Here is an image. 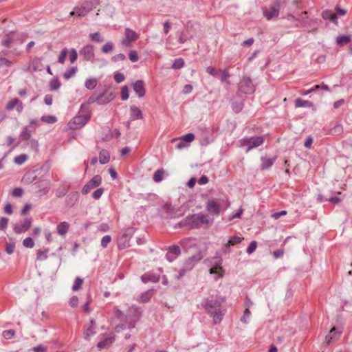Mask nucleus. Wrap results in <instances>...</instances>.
<instances>
[{
    "label": "nucleus",
    "instance_id": "393cba45",
    "mask_svg": "<svg viewBox=\"0 0 352 352\" xmlns=\"http://www.w3.org/2000/svg\"><path fill=\"white\" fill-rule=\"evenodd\" d=\"M142 281L144 283L148 282L157 283L160 280V276L154 274L146 273L141 276Z\"/></svg>",
    "mask_w": 352,
    "mask_h": 352
},
{
    "label": "nucleus",
    "instance_id": "7c9ffc66",
    "mask_svg": "<svg viewBox=\"0 0 352 352\" xmlns=\"http://www.w3.org/2000/svg\"><path fill=\"white\" fill-rule=\"evenodd\" d=\"M95 322L94 320H90L89 326L85 329L84 334L86 340H89L90 337L95 333Z\"/></svg>",
    "mask_w": 352,
    "mask_h": 352
},
{
    "label": "nucleus",
    "instance_id": "39448f33",
    "mask_svg": "<svg viewBox=\"0 0 352 352\" xmlns=\"http://www.w3.org/2000/svg\"><path fill=\"white\" fill-rule=\"evenodd\" d=\"M239 142L241 146H248L247 151H249L261 145L264 142V138L262 136L246 138L241 139Z\"/></svg>",
    "mask_w": 352,
    "mask_h": 352
},
{
    "label": "nucleus",
    "instance_id": "774afa93",
    "mask_svg": "<svg viewBox=\"0 0 352 352\" xmlns=\"http://www.w3.org/2000/svg\"><path fill=\"white\" fill-rule=\"evenodd\" d=\"M125 59H126V56L123 54H118L111 58V60L113 62L123 61Z\"/></svg>",
    "mask_w": 352,
    "mask_h": 352
},
{
    "label": "nucleus",
    "instance_id": "79ce46f5",
    "mask_svg": "<svg viewBox=\"0 0 352 352\" xmlns=\"http://www.w3.org/2000/svg\"><path fill=\"white\" fill-rule=\"evenodd\" d=\"M78 69L76 67H72L67 70L65 71V72L63 74V77L65 79H69L72 78L77 72Z\"/></svg>",
    "mask_w": 352,
    "mask_h": 352
},
{
    "label": "nucleus",
    "instance_id": "680f3d73",
    "mask_svg": "<svg viewBox=\"0 0 352 352\" xmlns=\"http://www.w3.org/2000/svg\"><path fill=\"white\" fill-rule=\"evenodd\" d=\"M257 247V243L255 241H253L250 243L249 246L247 248V252L250 254L254 252Z\"/></svg>",
    "mask_w": 352,
    "mask_h": 352
},
{
    "label": "nucleus",
    "instance_id": "aec40b11",
    "mask_svg": "<svg viewBox=\"0 0 352 352\" xmlns=\"http://www.w3.org/2000/svg\"><path fill=\"white\" fill-rule=\"evenodd\" d=\"M88 13V11L82 5H80V6L75 7L74 10L69 13V16L83 17L85 16Z\"/></svg>",
    "mask_w": 352,
    "mask_h": 352
},
{
    "label": "nucleus",
    "instance_id": "f3484780",
    "mask_svg": "<svg viewBox=\"0 0 352 352\" xmlns=\"http://www.w3.org/2000/svg\"><path fill=\"white\" fill-rule=\"evenodd\" d=\"M181 254L180 248L178 245H170L168 248V252L166 254V258L168 261L171 262L175 259V258Z\"/></svg>",
    "mask_w": 352,
    "mask_h": 352
},
{
    "label": "nucleus",
    "instance_id": "2eb2a0df",
    "mask_svg": "<svg viewBox=\"0 0 352 352\" xmlns=\"http://www.w3.org/2000/svg\"><path fill=\"white\" fill-rule=\"evenodd\" d=\"M206 208L207 212L213 216L214 215L218 216L221 212L220 204L217 201H216L214 199L209 200L207 202Z\"/></svg>",
    "mask_w": 352,
    "mask_h": 352
},
{
    "label": "nucleus",
    "instance_id": "8fccbe9b",
    "mask_svg": "<svg viewBox=\"0 0 352 352\" xmlns=\"http://www.w3.org/2000/svg\"><path fill=\"white\" fill-rule=\"evenodd\" d=\"M83 280L79 277H77L74 281V284L73 285L72 289L74 291L79 290L82 285Z\"/></svg>",
    "mask_w": 352,
    "mask_h": 352
},
{
    "label": "nucleus",
    "instance_id": "9b49d317",
    "mask_svg": "<svg viewBox=\"0 0 352 352\" xmlns=\"http://www.w3.org/2000/svg\"><path fill=\"white\" fill-rule=\"evenodd\" d=\"M239 90L246 94L254 91V87L251 79L248 77H243L239 82Z\"/></svg>",
    "mask_w": 352,
    "mask_h": 352
},
{
    "label": "nucleus",
    "instance_id": "bf43d9fd",
    "mask_svg": "<svg viewBox=\"0 0 352 352\" xmlns=\"http://www.w3.org/2000/svg\"><path fill=\"white\" fill-rule=\"evenodd\" d=\"M129 58L132 62H137L139 59L138 52L135 50H131L129 54Z\"/></svg>",
    "mask_w": 352,
    "mask_h": 352
},
{
    "label": "nucleus",
    "instance_id": "69168bd1",
    "mask_svg": "<svg viewBox=\"0 0 352 352\" xmlns=\"http://www.w3.org/2000/svg\"><path fill=\"white\" fill-rule=\"evenodd\" d=\"M8 219L6 217H1L0 219V230H5L8 224Z\"/></svg>",
    "mask_w": 352,
    "mask_h": 352
},
{
    "label": "nucleus",
    "instance_id": "c03bdc74",
    "mask_svg": "<svg viewBox=\"0 0 352 352\" xmlns=\"http://www.w3.org/2000/svg\"><path fill=\"white\" fill-rule=\"evenodd\" d=\"M113 47H114V46H113V43L107 42L102 46L101 50H102V52H103L104 54H107V53L112 52L113 50Z\"/></svg>",
    "mask_w": 352,
    "mask_h": 352
},
{
    "label": "nucleus",
    "instance_id": "423d86ee",
    "mask_svg": "<svg viewBox=\"0 0 352 352\" xmlns=\"http://www.w3.org/2000/svg\"><path fill=\"white\" fill-rule=\"evenodd\" d=\"M133 235L132 228L127 229L121 236L118 239V246L120 250L125 249L130 245V239Z\"/></svg>",
    "mask_w": 352,
    "mask_h": 352
},
{
    "label": "nucleus",
    "instance_id": "f704fd0d",
    "mask_svg": "<svg viewBox=\"0 0 352 352\" xmlns=\"http://www.w3.org/2000/svg\"><path fill=\"white\" fill-rule=\"evenodd\" d=\"M351 38L350 36L342 35L336 38V43L338 45L342 46L349 43L351 41Z\"/></svg>",
    "mask_w": 352,
    "mask_h": 352
},
{
    "label": "nucleus",
    "instance_id": "1a4fd4ad",
    "mask_svg": "<svg viewBox=\"0 0 352 352\" xmlns=\"http://www.w3.org/2000/svg\"><path fill=\"white\" fill-rule=\"evenodd\" d=\"M280 10V0H276V5L270 7L269 8H264L263 12L264 16L267 20H271L274 18H276L279 15Z\"/></svg>",
    "mask_w": 352,
    "mask_h": 352
},
{
    "label": "nucleus",
    "instance_id": "0e129e2a",
    "mask_svg": "<svg viewBox=\"0 0 352 352\" xmlns=\"http://www.w3.org/2000/svg\"><path fill=\"white\" fill-rule=\"evenodd\" d=\"M23 194V190L21 188H15L12 192V195L15 197H21Z\"/></svg>",
    "mask_w": 352,
    "mask_h": 352
},
{
    "label": "nucleus",
    "instance_id": "bb28decb",
    "mask_svg": "<svg viewBox=\"0 0 352 352\" xmlns=\"http://www.w3.org/2000/svg\"><path fill=\"white\" fill-rule=\"evenodd\" d=\"M322 16L325 20H330L334 23H337V16L336 14L333 13L331 10H326L322 12Z\"/></svg>",
    "mask_w": 352,
    "mask_h": 352
},
{
    "label": "nucleus",
    "instance_id": "5fc2aeb1",
    "mask_svg": "<svg viewBox=\"0 0 352 352\" xmlns=\"http://www.w3.org/2000/svg\"><path fill=\"white\" fill-rule=\"evenodd\" d=\"M28 159V156L25 154L19 155L14 157V162L18 164H23Z\"/></svg>",
    "mask_w": 352,
    "mask_h": 352
},
{
    "label": "nucleus",
    "instance_id": "4d7b16f0",
    "mask_svg": "<svg viewBox=\"0 0 352 352\" xmlns=\"http://www.w3.org/2000/svg\"><path fill=\"white\" fill-rule=\"evenodd\" d=\"M69 58L72 63H74L78 58V54L75 49H72L69 51Z\"/></svg>",
    "mask_w": 352,
    "mask_h": 352
},
{
    "label": "nucleus",
    "instance_id": "37998d69",
    "mask_svg": "<svg viewBox=\"0 0 352 352\" xmlns=\"http://www.w3.org/2000/svg\"><path fill=\"white\" fill-rule=\"evenodd\" d=\"M184 66V61L182 58H179L175 60L172 68L174 69H179Z\"/></svg>",
    "mask_w": 352,
    "mask_h": 352
},
{
    "label": "nucleus",
    "instance_id": "f03ea898",
    "mask_svg": "<svg viewBox=\"0 0 352 352\" xmlns=\"http://www.w3.org/2000/svg\"><path fill=\"white\" fill-rule=\"evenodd\" d=\"M214 219L208 214L201 212L188 215L182 221V224L190 229H199L201 228H208L213 223Z\"/></svg>",
    "mask_w": 352,
    "mask_h": 352
},
{
    "label": "nucleus",
    "instance_id": "c85d7f7f",
    "mask_svg": "<svg viewBox=\"0 0 352 352\" xmlns=\"http://www.w3.org/2000/svg\"><path fill=\"white\" fill-rule=\"evenodd\" d=\"M125 37L131 42H135L139 38V34L131 29L126 28L124 31Z\"/></svg>",
    "mask_w": 352,
    "mask_h": 352
},
{
    "label": "nucleus",
    "instance_id": "412c9836",
    "mask_svg": "<svg viewBox=\"0 0 352 352\" xmlns=\"http://www.w3.org/2000/svg\"><path fill=\"white\" fill-rule=\"evenodd\" d=\"M36 185V188H40L36 192H38L40 195H46L50 189V183L46 181L40 182L38 184H35Z\"/></svg>",
    "mask_w": 352,
    "mask_h": 352
},
{
    "label": "nucleus",
    "instance_id": "6e6d98bb",
    "mask_svg": "<svg viewBox=\"0 0 352 352\" xmlns=\"http://www.w3.org/2000/svg\"><path fill=\"white\" fill-rule=\"evenodd\" d=\"M111 241V237L109 235H105L101 239V245L102 248H105L108 246V245Z\"/></svg>",
    "mask_w": 352,
    "mask_h": 352
},
{
    "label": "nucleus",
    "instance_id": "49530a36",
    "mask_svg": "<svg viewBox=\"0 0 352 352\" xmlns=\"http://www.w3.org/2000/svg\"><path fill=\"white\" fill-rule=\"evenodd\" d=\"M60 85L61 83L59 80L58 78H54L50 82V90H56L60 87Z\"/></svg>",
    "mask_w": 352,
    "mask_h": 352
},
{
    "label": "nucleus",
    "instance_id": "b1692460",
    "mask_svg": "<svg viewBox=\"0 0 352 352\" xmlns=\"http://www.w3.org/2000/svg\"><path fill=\"white\" fill-rule=\"evenodd\" d=\"M154 294V290L153 289H148L146 292H144V293H142L139 298H138V301L140 302H142V303H146V302H148L151 299V298L153 297Z\"/></svg>",
    "mask_w": 352,
    "mask_h": 352
},
{
    "label": "nucleus",
    "instance_id": "ea45409f",
    "mask_svg": "<svg viewBox=\"0 0 352 352\" xmlns=\"http://www.w3.org/2000/svg\"><path fill=\"white\" fill-rule=\"evenodd\" d=\"M95 3H98V0H87L81 5L89 12L94 7Z\"/></svg>",
    "mask_w": 352,
    "mask_h": 352
},
{
    "label": "nucleus",
    "instance_id": "f257e3e1",
    "mask_svg": "<svg viewBox=\"0 0 352 352\" xmlns=\"http://www.w3.org/2000/svg\"><path fill=\"white\" fill-rule=\"evenodd\" d=\"M226 302V297L211 295L206 298L201 303V307L212 318L214 324H219L226 314V309L223 304Z\"/></svg>",
    "mask_w": 352,
    "mask_h": 352
},
{
    "label": "nucleus",
    "instance_id": "e2e57ef3",
    "mask_svg": "<svg viewBox=\"0 0 352 352\" xmlns=\"http://www.w3.org/2000/svg\"><path fill=\"white\" fill-rule=\"evenodd\" d=\"M15 335L14 330H6L3 332V336L6 339H10Z\"/></svg>",
    "mask_w": 352,
    "mask_h": 352
},
{
    "label": "nucleus",
    "instance_id": "a19ab883",
    "mask_svg": "<svg viewBox=\"0 0 352 352\" xmlns=\"http://www.w3.org/2000/svg\"><path fill=\"white\" fill-rule=\"evenodd\" d=\"M223 270L220 265H215L210 269V274H216L218 277H222L223 276Z\"/></svg>",
    "mask_w": 352,
    "mask_h": 352
},
{
    "label": "nucleus",
    "instance_id": "603ef678",
    "mask_svg": "<svg viewBox=\"0 0 352 352\" xmlns=\"http://www.w3.org/2000/svg\"><path fill=\"white\" fill-rule=\"evenodd\" d=\"M23 245L28 248H32L34 246V242L31 237H27L23 241Z\"/></svg>",
    "mask_w": 352,
    "mask_h": 352
},
{
    "label": "nucleus",
    "instance_id": "0eeeda50",
    "mask_svg": "<svg viewBox=\"0 0 352 352\" xmlns=\"http://www.w3.org/2000/svg\"><path fill=\"white\" fill-rule=\"evenodd\" d=\"M89 117L80 115L73 118L69 122L68 126L72 130L79 129L82 127L88 121Z\"/></svg>",
    "mask_w": 352,
    "mask_h": 352
},
{
    "label": "nucleus",
    "instance_id": "473e14b6",
    "mask_svg": "<svg viewBox=\"0 0 352 352\" xmlns=\"http://www.w3.org/2000/svg\"><path fill=\"white\" fill-rule=\"evenodd\" d=\"M114 341L113 337H109L104 340L99 342L97 344L98 348L100 350L102 349L109 347Z\"/></svg>",
    "mask_w": 352,
    "mask_h": 352
},
{
    "label": "nucleus",
    "instance_id": "6ab92c4d",
    "mask_svg": "<svg viewBox=\"0 0 352 352\" xmlns=\"http://www.w3.org/2000/svg\"><path fill=\"white\" fill-rule=\"evenodd\" d=\"M276 160V157L272 158L262 157L261 159V170H264L270 168L274 163Z\"/></svg>",
    "mask_w": 352,
    "mask_h": 352
},
{
    "label": "nucleus",
    "instance_id": "4be33fe9",
    "mask_svg": "<svg viewBox=\"0 0 352 352\" xmlns=\"http://www.w3.org/2000/svg\"><path fill=\"white\" fill-rule=\"evenodd\" d=\"M14 32H10L6 34L1 41V44L6 47H10L14 39Z\"/></svg>",
    "mask_w": 352,
    "mask_h": 352
},
{
    "label": "nucleus",
    "instance_id": "3c124183",
    "mask_svg": "<svg viewBox=\"0 0 352 352\" xmlns=\"http://www.w3.org/2000/svg\"><path fill=\"white\" fill-rule=\"evenodd\" d=\"M120 95L121 99L122 100H126L129 98V94L127 86H124L122 87Z\"/></svg>",
    "mask_w": 352,
    "mask_h": 352
},
{
    "label": "nucleus",
    "instance_id": "9d476101",
    "mask_svg": "<svg viewBox=\"0 0 352 352\" xmlns=\"http://www.w3.org/2000/svg\"><path fill=\"white\" fill-rule=\"evenodd\" d=\"M102 183V177L97 175L92 177V179L84 186V187L82 189V193L83 195L88 194L91 190L93 188H97Z\"/></svg>",
    "mask_w": 352,
    "mask_h": 352
},
{
    "label": "nucleus",
    "instance_id": "6e6552de",
    "mask_svg": "<svg viewBox=\"0 0 352 352\" xmlns=\"http://www.w3.org/2000/svg\"><path fill=\"white\" fill-rule=\"evenodd\" d=\"M142 316V311L135 306L129 307L127 312L128 320H130L129 327L133 328L135 323L140 320Z\"/></svg>",
    "mask_w": 352,
    "mask_h": 352
},
{
    "label": "nucleus",
    "instance_id": "a211bd4d",
    "mask_svg": "<svg viewBox=\"0 0 352 352\" xmlns=\"http://www.w3.org/2000/svg\"><path fill=\"white\" fill-rule=\"evenodd\" d=\"M133 89L138 97L142 98L145 96V84L143 80H138L133 84Z\"/></svg>",
    "mask_w": 352,
    "mask_h": 352
},
{
    "label": "nucleus",
    "instance_id": "cd10ccee",
    "mask_svg": "<svg viewBox=\"0 0 352 352\" xmlns=\"http://www.w3.org/2000/svg\"><path fill=\"white\" fill-rule=\"evenodd\" d=\"M69 229V224L66 221L60 223L56 228L57 232L61 236H64Z\"/></svg>",
    "mask_w": 352,
    "mask_h": 352
},
{
    "label": "nucleus",
    "instance_id": "de8ad7c7",
    "mask_svg": "<svg viewBox=\"0 0 352 352\" xmlns=\"http://www.w3.org/2000/svg\"><path fill=\"white\" fill-rule=\"evenodd\" d=\"M89 38L91 41L96 43H101L102 41V38L99 32L91 33L89 34Z\"/></svg>",
    "mask_w": 352,
    "mask_h": 352
},
{
    "label": "nucleus",
    "instance_id": "5701e85b",
    "mask_svg": "<svg viewBox=\"0 0 352 352\" xmlns=\"http://www.w3.org/2000/svg\"><path fill=\"white\" fill-rule=\"evenodd\" d=\"M131 118L133 120H141L143 118V114L141 109L135 106H131L130 108Z\"/></svg>",
    "mask_w": 352,
    "mask_h": 352
},
{
    "label": "nucleus",
    "instance_id": "09e8293b",
    "mask_svg": "<svg viewBox=\"0 0 352 352\" xmlns=\"http://www.w3.org/2000/svg\"><path fill=\"white\" fill-rule=\"evenodd\" d=\"M41 120L44 122L50 124L54 123L57 120L56 118L54 116H43L41 117Z\"/></svg>",
    "mask_w": 352,
    "mask_h": 352
},
{
    "label": "nucleus",
    "instance_id": "338daca9",
    "mask_svg": "<svg viewBox=\"0 0 352 352\" xmlns=\"http://www.w3.org/2000/svg\"><path fill=\"white\" fill-rule=\"evenodd\" d=\"M12 65V62L6 58H0V65L1 66H5V67H10Z\"/></svg>",
    "mask_w": 352,
    "mask_h": 352
},
{
    "label": "nucleus",
    "instance_id": "c756f323",
    "mask_svg": "<svg viewBox=\"0 0 352 352\" xmlns=\"http://www.w3.org/2000/svg\"><path fill=\"white\" fill-rule=\"evenodd\" d=\"M295 107L297 108H299V107L311 108V107H314V103L311 101L305 100H302V98H298L296 99V100H295Z\"/></svg>",
    "mask_w": 352,
    "mask_h": 352
},
{
    "label": "nucleus",
    "instance_id": "2f4dec72",
    "mask_svg": "<svg viewBox=\"0 0 352 352\" xmlns=\"http://www.w3.org/2000/svg\"><path fill=\"white\" fill-rule=\"evenodd\" d=\"M110 160V154L108 151L102 149L99 154V161L102 164L108 163Z\"/></svg>",
    "mask_w": 352,
    "mask_h": 352
},
{
    "label": "nucleus",
    "instance_id": "c9c22d12",
    "mask_svg": "<svg viewBox=\"0 0 352 352\" xmlns=\"http://www.w3.org/2000/svg\"><path fill=\"white\" fill-rule=\"evenodd\" d=\"M98 85V80L96 78H91L85 81V86L89 90H93Z\"/></svg>",
    "mask_w": 352,
    "mask_h": 352
},
{
    "label": "nucleus",
    "instance_id": "864d4df0",
    "mask_svg": "<svg viewBox=\"0 0 352 352\" xmlns=\"http://www.w3.org/2000/svg\"><path fill=\"white\" fill-rule=\"evenodd\" d=\"M47 253H48V250L47 249H46L45 250H38L37 251V258L38 260L46 259L47 258Z\"/></svg>",
    "mask_w": 352,
    "mask_h": 352
},
{
    "label": "nucleus",
    "instance_id": "dca6fc26",
    "mask_svg": "<svg viewBox=\"0 0 352 352\" xmlns=\"http://www.w3.org/2000/svg\"><path fill=\"white\" fill-rule=\"evenodd\" d=\"M16 108V111L21 113L23 111V107L22 102L18 98H13L8 102L6 106V109L8 111L12 110L14 108Z\"/></svg>",
    "mask_w": 352,
    "mask_h": 352
},
{
    "label": "nucleus",
    "instance_id": "ddd939ff",
    "mask_svg": "<svg viewBox=\"0 0 352 352\" xmlns=\"http://www.w3.org/2000/svg\"><path fill=\"white\" fill-rule=\"evenodd\" d=\"M32 219L26 218L22 223H16L13 227V230L16 234H21L27 232L32 226Z\"/></svg>",
    "mask_w": 352,
    "mask_h": 352
},
{
    "label": "nucleus",
    "instance_id": "052dcab7",
    "mask_svg": "<svg viewBox=\"0 0 352 352\" xmlns=\"http://www.w3.org/2000/svg\"><path fill=\"white\" fill-rule=\"evenodd\" d=\"M103 192H104V188H98L93 192L92 197L95 199H98L100 198V197L102 196Z\"/></svg>",
    "mask_w": 352,
    "mask_h": 352
},
{
    "label": "nucleus",
    "instance_id": "f8f14e48",
    "mask_svg": "<svg viewBox=\"0 0 352 352\" xmlns=\"http://www.w3.org/2000/svg\"><path fill=\"white\" fill-rule=\"evenodd\" d=\"M80 54L83 56L86 61L94 63L95 58V54L94 46L91 45H87L80 50Z\"/></svg>",
    "mask_w": 352,
    "mask_h": 352
},
{
    "label": "nucleus",
    "instance_id": "7ed1b4c3",
    "mask_svg": "<svg viewBox=\"0 0 352 352\" xmlns=\"http://www.w3.org/2000/svg\"><path fill=\"white\" fill-rule=\"evenodd\" d=\"M303 7L302 0H294L292 2V7H291L290 12L287 14V18L289 20L304 23L305 19H307V12L303 11L300 13V10H301Z\"/></svg>",
    "mask_w": 352,
    "mask_h": 352
},
{
    "label": "nucleus",
    "instance_id": "58836bf2",
    "mask_svg": "<svg viewBox=\"0 0 352 352\" xmlns=\"http://www.w3.org/2000/svg\"><path fill=\"white\" fill-rule=\"evenodd\" d=\"M176 140H182L186 144L192 142L195 140V135L192 133H188L179 138H175L172 142L176 141Z\"/></svg>",
    "mask_w": 352,
    "mask_h": 352
},
{
    "label": "nucleus",
    "instance_id": "4468645a",
    "mask_svg": "<svg viewBox=\"0 0 352 352\" xmlns=\"http://www.w3.org/2000/svg\"><path fill=\"white\" fill-rule=\"evenodd\" d=\"M341 334V330H338L335 327L331 328L329 333L325 336V343L329 345L331 343L336 342L340 338Z\"/></svg>",
    "mask_w": 352,
    "mask_h": 352
},
{
    "label": "nucleus",
    "instance_id": "a18cd8bd",
    "mask_svg": "<svg viewBox=\"0 0 352 352\" xmlns=\"http://www.w3.org/2000/svg\"><path fill=\"white\" fill-rule=\"evenodd\" d=\"M67 54H68V50L67 48H63L61 50L60 54L58 56V63L63 64L65 62L66 57H67Z\"/></svg>",
    "mask_w": 352,
    "mask_h": 352
},
{
    "label": "nucleus",
    "instance_id": "20e7f679",
    "mask_svg": "<svg viewBox=\"0 0 352 352\" xmlns=\"http://www.w3.org/2000/svg\"><path fill=\"white\" fill-rule=\"evenodd\" d=\"M115 96L111 91L105 89L103 93L100 94H92L88 98L87 103L90 104L97 102L99 104H104L113 100Z\"/></svg>",
    "mask_w": 352,
    "mask_h": 352
},
{
    "label": "nucleus",
    "instance_id": "72a5a7b5",
    "mask_svg": "<svg viewBox=\"0 0 352 352\" xmlns=\"http://www.w3.org/2000/svg\"><path fill=\"white\" fill-rule=\"evenodd\" d=\"M163 210L166 213L167 217L173 218L175 217V210L170 204L166 203L162 206Z\"/></svg>",
    "mask_w": 352,
    "mask_h": 352
},
{
    "label": "nucleus",
    "instance_id": "e433bc0d",
    "mask_svg": "<svg viewBox=\"0 0 352 352\" xmlns=\"http://www.w3.org/2000/svg\"><path fill=\"white\" fill-rule=\"evenodd\" d=\"M164 173L165 171L162 168L156 170L153 175V180L157 183L162 182L164 178Z\"/></svg>",
    "mask_w": 352,
    "mask_h": 352
},
{
    "label": "nucleus",
    "instance_id": "13d9d810",
    "mask_svg": "<svg viewBox=\"0 0 352 352\" xmlns=\"http://www.w3.org/2000/svg\"><path fill=\"white\" fill-rule=\"evenodd\" d=\"M230 76V74L227 69H223L221 71V80L222 82H226L228 85H230V82L228 80Z\"/></svg>",
    "mask_w": 352,
    "mask_h": 352
},
{
    "label": "nucleus",
    "instance_id": "a878e982",
    "mask_svg": "<svg viewBox=\"0 0 352 352\" xmlns=\"http://www.w3.org/2000/svg\"><path fill=\"white\" fill-rule=\"evenodd\" d=\"M183 248H190L197 247L196 240L192 237L185 238L180 241Z\"/></svg>",
    "mask_w": 352,
    "mask_h": 352
},
{
    "label": "nucleus",
    "instance_id": "4c0bfd02",
    "mask_svg": "<svg viewBox=\"0 0 352 352\" xmlns=\"http://www.w3.org/2000/svg\"><path fill=\"white\" fill-rule=\"evenodd\" d=\"M243 240V237L234 236L230 237V240L228 241V243L226 245V246H233L237 244H239L242 242Z\"/></svg>",
    "mask_w": 352,
    "mask_h": 352
}]
</instances>
